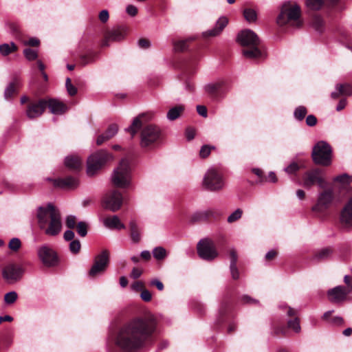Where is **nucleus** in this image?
I'll return each instance as SVG.
<instances>
[{
	"instance_id": "nucleus-62",
	"label": "nucleus",
	"mask_w": 352,
	"mask_h": 352,
	"mask_svg": "<svg viewBox=\"0 0 352 352\" xmlns=\"http://www.w3.org/2000/svg\"><path fill=\"white\" fill-rule=\"evenodd\" d=\"M197 113L204 118H206L208 116L207 109L205 106L197 105Z\"/></svg>"
},
{
	"instance_id": "nucleus-54",
	"label": "nucleus",
	"mask_w": 352,
	"mask_h": 352,
	"mask_svg": "<svg viewBox=\"0 0 352 352\" xmlns=\"http://www.w3.org/2000/svg\"><path fill=\"white\" fill-rule=\"evenodd\" d=\"M140 298L144 302H149L152 299V294L148 290L144 289L140 293Z\"/></svg>"
},
{
	"instance_id": "nucleus-11",
	"label": "nucleus",
	"mask_w": 352,
	"mask_h": 352,
	"mask_svg": "<svg viewBox=\"0 0 352 352\" xmlns=\"http://www.w3.org/2000/svg\"><path fill=\"white\" fill-rule=\"evenodd\" d=\"M109 264V252L102 251L95 257L94 263L88 272L89 278H94L104 273Z\"/></svg>"
},
{
	"instance_id": "nucleus-15",
	"label": "nucleus",
	"mask_w": 352,
	"mask_h": 352,
	"mask_svg": "<svg viewBox=\"0 0 352 352\" xmlns=\"http://www.w3.org/2000/svg\"><path fill=\"white\" fill-rule=\"evenodd\" d=\"M103 206L112 212L118 210L122 204V195L118 190H113L103 199Z\"/></svg>"
},
{
	"instance_id": "nucleus-46",
	"label": "nucleus",
	"mask_w": 352,
	"mask_h": 352,
	"mask_svg": "<svg viewBox=\"0 0 352 352\" xmlns=\"http://www.w3.org/2000/svg\"><path fill=\"white\" fill-rule=\"evenodd\" d=\"M187 48V40H181L174 43V49L175 51L182 52Z\"/></svg>"
},
{
	"instance_id": "nucleus-6",
	"label": "nucleus",
	"mask_w": 352,
	"mask_h": 352,
	"mask_svg": "<svg viewBox=\"0 0 352 352\" xmlns=\"http://www.w3.org/2000/svg\"><path fill=\"white\" fill-rule=\"evenodd\" d=\"M113 158L112 154L104 150H100L91 154L87 162V175H94L106 163L113 160Z\"/></svg>"
},
{
	"instance_id": "nucleus-61",
	"label": "nucleus",
	"mask_w": 352,
	"mask_h": 352,
	"mask_svg": "<svg viewBox=\"0 0 352 352\" xmlns=\"http://www.w3.org/2000/svg\"><path fill=\"white\" fill-rule=\"evenodd\" d=\"M151 285L155 286L158 290L162 291L164 289L163 283L158 279L155 278L151 281Z\"/></svg>"
},
{
	"instance_id": "nucleus-48",
	"label": "nucleus",
	"mask_w": 352,
	"mask_h": 352,
	"mask_svg": "<svg viewBox=\"0 0 352 352\" xmlns=\"http://www.w3.org/2000/svg\"><path fill=\"white\" fill-rule=\"evenodd\" d=\"M300 169L299 165L296 162H292L289 166L285 168L284 170L288 174L296 173Z\"/></svg>"
},
{
	"instance_id": "nucleus-4",
	"label": "nucleus",
	"mask_w": 352,
	"mask_h": 352,
	"mask_svg": "<svg viewBox=\"0 0 352 352\" xmlns=\"http://www.w3.org/2000/svg\"><path fill=\"white\" fill-rule=\"evenodd\" d=\"M237 41L242 46L248 47L242 51L245 58H257L263 56V52L258 48L259 38L252 30L246 29L241 31L238 34Z\"/></svg>"
},
{
	"instance_id": "nucleus-41",
	"label": "nucleus",
	"mask_w": 352,
	"mask_h": 352,
	"mask_svg": "<svg viewBox=\"0 0 352 352\" xmlns=\"http://www.w3.org/2000/svg\"><path fill=\"white\" fill-rule=\"evenodd\" d=\"M294 114L295 118L302 120L307 114V109L303 106H299L295 109Z\"/></svg>"
},
{
	"instance_id": "nucleus-30",
	"label": "nucleus",
	"mask_w": 352,
	"mask_h": 352,
	"mask_svg": "<svg viewBox=\"0 0 352 352\" xmlns=\"http://www.w3.org/2000/svg\"><path fill=\"white\" fill-rule=\"evenodd\" d=\"M338 0H306V6L312 10H318L322 8L326 2L330 4H334Z\"/></svg>"
},
{
	"instance_id": "nucleus-2",
	"label": "nucleus",
	"mask_w": 352,
	"mask_h": 352,
	"mask_svg": "<svg viewBox=\"0 0 352 352\" xmlns=\"http://www.w3.org/2000/svg\"><path fill=\"white\" fill-rule=\"evenodd\" d=\"M38 223L40 228L45 234L56 236L62 230L60 214L58 210L52 204L40 207L37 212Z\"/></svg>"
},
{
	"instance_id": "nucleus-42",
	"label": "nucleus",
	"mask_w": 352,
	"mask_h": 352,
	"mask_svg": "<svg viewBox=\"0 0 352 352\" xmlns=\"http://www.w3.org/2000/svg\"><path fill=\"white\" fill-rule=\"evenodd\" d=\"M18 295L16 292H10L6 294L4 301L6 304L10 305L14 303L17 299Z\"/></svg>"
},
{
	"instance_id": "nucleus-44",
	"label": "nucleus",
	"mask_w": 352,
	"mask_h": 352,
	"mask_svg": "<svg viewBox=\"0 0 352 352\" xmlns=\"http://www.w3.org/2000/svg\"><path fill=\"white\" fill-rule=\"evenodd\" d=\"M21 241L18 238L12 239L8 244L9 248L14 252H16L21 248Z\"/></svg>"
},
{
	"instance_id": "nucleus-49",
	"label": "nucleus",
	"mask_w": 352,
	"mask_h": 352,
	"mask_svg": "<svg viewBox=\"0 0 352 352\" xmlns=\"http://www.w3.org/2000/svg\"><path fill=\"white\" fill-rule=\"evenodd\" d=\"M331 250L330 248H324L321 250L316 254V257L319 259H324L328 258L331 254Z\"/></svg>"
},
{
	"instance_id": "nucleus-18",
	"label": "nucleus",
	"mask_w": 352,
	"mask_h": 352,
	"mask_svg": "<svg viewBox=\"0 0 352 352\" xmlns=\"http://www.w3.org/2000/svg\"><path fill=\"white\" fill-rule=\"evenodd\" d=\"M47 101L40 100L37 102L31 103L28 105L26 110V115L30 119H34L43 114L47 107Z\"/></svg>"
},
{
	"instance_id": "nucleus-7",
	"label": "nucleus",
	"mask_w": 352,
	"mask_h": 352,
	"mask_svg": "<svg viewBox=\"0 0 352 352\" xmlns=\"http://www.w3.org/2000/svg\"><path fill=\"white\" fill-rule=\"evenodd\" d=\"M331 148L324 141H320L313 148L311 157L315 164L329 166L331 164Z\"/></svg>"
},
{
	"instance_id": "nucleus-24",
	"label": "nucleus",
	"mask_w": 352,
	"mask_h": 352,
	"mask_svg": "<svg viewBox=\"0 0 352 352\" xmlns=\"http://www.w3.org/2000/svg\"><path fill=\"white\" fill-rule=\"evenodd\" d=\"M118 131V126L116 124H111L105 132L100 135L96 139L97 145H101L103 142L113 138Z\"/></svg>"
},
{
	"instance_id": "nucleus-55",
	"label": "nucleus",
	"mask_w": 352,
	"mask_h": 352,
	"mask_svg": "<svg viewBox=\"0 0 352 352\" xmlns=\"http://www.w3.org/2000/svg\"><path fill=\"white\" fill-rule=\"evenodd\" d=\"M333 180H334V182H338L342 183L343 184H349V182H350V178L346 174H344V175H342L340 176H337L334 178Z\"/></svg>"
},
{
	"instance_id": "nucleus-29",
	"label": "nucleus",
	"mask_w": 352,
	"mask_h": 352,
	"mask_svg": "<svg viewBox=\"0 0 352 352\" xmlns=\"http://www.w3.org/2000/svg\"><path fill=\"white\" fill-rule=\"evenodd\" d=\"M185 110L183 104H179L171 107L167 112L166 118L170 121H173L179 118Z\"/></svg>"
},
{
	"instance_id": "nucleus-40",
	"label": "nucleus",
	"mask_w": 352,
	"mask_h": 352,
	"mask_svg": "<svg viewBox=\"0 0 352 352\" xmlns=\"http://www.w3.org/2000/svg\"><path fill=\"white\" fill-rule=\"evenodd\" d=\"M76 230L78 234L84 237L87 234V223L84 221H80L78 223L76 226Z\"/></svg>"
},
{
	"instance_id": "nucleus-25",
	"label": "nucleus",
	"mask_w": 352,
	"mask_h": 352,
	"mask_svg": "<svg viewBox=\"0 0 352 352\" xmlns=\"http://www.w3.org/2000/svg\"><path fill=\"white\" fill-rule=\"evenodd\" d=\"M104 226L109 229L121 230L124 229L125 226L121 222L116 215L107 217L103 220Z\"/></svg>"
},
{
	"instance_id": "nucleus-21",
	"label": "nucleus",
	"mask_w": 352,
	"mask_h": 352,
	"mask_svg": "<svg viewBox=\"0 0 352 352\" xmlns=\"http://www.w3.org/2000/svg\"><path fill=\"white\" fill-rule=\"evenodd\" d=\"M280 307L285 310L288 316L294 317V319L288 320V327L294 330L296 333H299L300 331V325L299 318L297 317V311L287 305H280Z\"/></svg>"
},
{
	"instance_id": "nucleus-33",
	"label": "nucleus",
	"mask_w": 352,
	"mask_h": 352,
	"mask_svg": "<svg viewBox=\"0 0 352 352\" xmlns=\"http://www.w3.org/2000/svg\"><path fill=\"white\" fill-rule=\"evenodd\" d=\"M212 215H213V212L211 210L198 211L192 214V220L194 221L206 220L208 217H210Z\"/></svg>"
},
{
	"instance_id": "nucleus-12",
	"label": "nucleus",
	"mask_w": 352,
	"mask_h": 352,
	"mask_svg": "<svg viewBox=\"0 0 352 352\" xmlns=\"http://www.w3.org/2000/svg\"><path fill=\"white\" fill-rule=\"evenodd\" d=\"M317 184L321 188L327 186V182L322 176V172L319 168H314L307 171L302 176V186L305 188H310Z\"/></svg>"
},
{
	"instance_id": "nucleus-32",
	"label": "nucleus",
	"mask_w": 352,
	"mask_h": 352,
	"mask_svg": "<svg viewBox=\"0 0 352 352\" xmlns=\"http://www.w3.org/2000/svg\"><path fill=\"white\" fill-rule=\"evenodd\" d=\"M18 50L17 46L13 42L10 43H3L0 45V54L3 56H8Z\"/></svg>"
},
{
	"instance_id": "nucleus-36",
	"label": "nucleus",
	"mask_w": 352,
	"mask_h": 352,
	"mask_svg": "<svg viewBox=\"0 0 352 352\" xmlns=\"http://www.w3.org/2000/svg\"><path fill=\"white\" fill-rule=\"evenodd\" d=\"M153 255L157 260H163L166 257L167 253L163 247L159 246L153 250Z\"/></svg>"
},
{
	"instance_id": "nucleus-38",
	"label": "nucleus",
	"mask_w": 352,
	"mask_h": 352,
	"mask_svg": "<svg viewBox=\"0 0 352 352\" xmlns=\"http://www.w3.org/2000/svg\"><path fill=\"white\" fill-rule=\"evenodd\" d=\"M243 210L241 208L236 209L234 212H232L227 219V221L229 223H232L238 220H239L243 215Z\"/></svg>"
},
{
	"instance_id": "nucleus-31",
	"label": "nucleus",
	"mask_w": 352,
	"mask_h": 352,
	"mask_svg": "<svg viewBox=\"0 0 352 352\" xmlns=\"http://www.w3.org/2000/svg\"><path fill=\"white\" fill-rule=\"evenodd\" d=\"M144 117V114H140L135 118L131 124L125 129L126 132H129L131 135V138H133L139 129L142 125V118Z\"/></svg>"
},
{
	"instance_id": "nucleus-1",
	"label": "nucleus",
	"mask_w": 352,
	"mask_h": 352,
	"mask_svg": "<svg viewBox=\"0 0 352 352\" xmlns=\"http://www.w3.org/2000/svg\"><path fill=\"white\" fill-rule=\"evenodd\" d=\"M157 327V319L151 313L134 317L120 327L115 344L123 352H135L152 338Z\"/></svg>"
},
{
	"instance_id": "nucleus-59",
	"label": "nucleus",
	"mask_w": 352,
	"mask_h": 352,
	"mask_svg": "<svg viewBox=\"0 0 352 352\" xmlns=\"http://www.w3.org/2000/svg\"><path fill=\"white\" fill-rule=\"evenodd\" d=\"M126 12L129 15L134 16L138 13V9L135 6L133 5H129L126 8Z\"/></svg>"
},
{
	"instance_id": "nucleus-51",
	"label": "nucleus",
	"mask_w": 352,
	"mask_h": 352,
	"mask_svg": "<svg viewBox=\"0 0 352 352\" xmlns=\"http://www.w3.org/2000/svg\"><path fill=\"white\" fill-rule=\"evenodd\" d=\"M80 249V243L78 240L72 241L69 244V250L72 253L76 254Z\"/></svg>"
},
{
	"instance_id": "nucleus-22",
	"label": "nucleus",
	"mask_w": 352,
	"mask_h": 352,
	"mask_svg": "<svg viewBox=\"0 0 352 352\" xmlns=\"http://www.w3.org/2000/svg\"><path fill=\"white\" fill-rule=\"evenodd\" d=\"M352 95V85L349 83H338L336 85V91L331 92V96L333 99L340 96H349Z\"/></svg>"
},
{
	"instance_id": "nucleus-57",
	"label": "nucleus",
	"mask_w": 352,
	"mask_h": 352,
	"mask_svg": "<svg viewBox=\"0 0 352 352\" xmlns=\"http://www.w3.org/2000/svg\"><path fill=\"white\" fill-rule=\"evenodd\" d=\"M109 15L107 10H102L98 15L100 21L102 23H106L109 19Z\"/></svg>"
},
{
	"instance_id": "nucleus-14",
	"label": "nucleus",
	"mask_w": 352,
	"mask_h": 352,
	"mask_svg": "<svg viewBox=\"0 0 352 352\" xmlns=\"http://www.w3.org/2000/svg\"><path fill=\"white\" fill-rule=\"evenodd\" d=\"M37 252L38 258L45 266L52 267L58 263V256L56 252L48 245H42L38 249Z\"/></svg>"
},
{
	"instance_id": "nucleus-9",
	"label": "nucleus",
	"mask_w": 352,
	"mask_h": 352,
	"mask_svg": "<svg viewBox=\"0 0 352 352\" xmlns=\"http://www.w3.org/2000/svg\"><path fill=\"white\" fill-rule=\"evenodd\" d=\"M160 136V129L152 124L144 126L140 133V146L142 148L151 147Z\"/></svg>"
},
{
	"instance_id": "nucleus-37",
	"label": "nucleus",
	"mask_w": 352,
	"mask_h": 352,
	"mask_svg": "<svg viewBox=\"0 0 352 352\" xmlns=\"http://www.w3.org/2000/svg\"><path fill=\"white\" fill-rule=\"evenodd\" d=\"M243 16L247 21L252 23L256 21L257 18L256 12L254 10L251 8H246L243 11Z\"/></svg>"
},
{
	"instance_id": "nucleus-10",
	"label": "nucleus",
	"mask_w": 352,
	"mask_h": 352,
	"mask_svg": "<svg viewBox=\"0 0 352 352\" xmlns=\"http://www.w3.org/2000/svg\"><path fill=\"white\" fill-rule=\"evenodd\" d=\"M334 199L333 190L331 188L324 189L318 195L317 201L312 207V211L322 213L325 212L332 204Z\"/></svg>"
},
{
	"instance_id": "nucleus-34",
	"label": "nucleus",
	"mask_w": 352,
	"mask_h": 352,
	"mask_svg": "<svg viewBox=\"0 0 352 352\" xmlns=\"http://www.w3.org/2000/svg\"><path fill=\"white\" fill-rule=\"evenodd\" d=\"M20 85V81L18 79H15L14 82L10 83L6 88L4 91V97L6 100H8L12 97L13 94L16 91V87Z\"/></svg>"
},
{
	"instance_id": "nucleus-26",
	"label": "nucleus",
	"mask_w": 352,
	"mask_h": 352,
	"mask_svg": "<svg viewBox=\"0 0 352 352\" xmlns=\"http://www.w3.org/2000/svg\"><path fill=\"white\" fill-rule=\"evenodd\" d=\"M47 102V106L53 114H62L67 109V106L63 102L56 99H51Z\"/></svg>"
},
{
	"instance_id": "nucleus-16",
	"label": "nucleus",
	"mask_w": 352,
	"mask_h": 352,
	"mask_svg": "<svg viewBox=\"0 0 352 352\" xmlns=\"http://www.w3.org/2000/svg\"><path fill=\"white\" fill-rule=\"evenodd\" d=\"M22 274V269L13 265L6 266L3 271V276L9 283L18 281L21 278Z\"/></svg>"
},
{
	"instance_id": "nucleus-52",
	"label": "nucleus",
	"mask_w": 352,
	"mask_h": 352,
	"mask_svg": "<svg viewBox=\"0 0 352 352\" xmlns=\"http://www.w3.org/2000/svg\"><path fill=\"white\" fill-rule=\"evenodd\" d=\"M122 38V34L119 31H113L109 33L107 39L111 41H120Z\"/></svg>"
},
{
	"instance_id": "nucleus-43",
	"label": "nucleus",
	"mask_w": 352,
	"mask_h": 352,
	"mask_svg": "<svg viewBox=\"0 0 352 352\" xmlns=\"http://www.w3.org/2000/svg\"><path fill=\"white\" fill-rule=\"evenodd\" d=\"M23 54H24L25 57L28 60H35L37 58V56H38L37 52L36 50H32L30 48L25 49L23 50Z\"/></svg>"
},
{
	"instance_id": "nucleus-27",
	"label": "nucleus",
	"mask_w": 352,
	"mask_h": 352,
	"mask_svg": "<svg viewBox=\"0 0 352 352\" xmlns=\"http://www.w3.org/2000/svg\"><path fill=\"white\" fill-rule=\"evenodd\" d=\"M65 164L72 170H78L82 167V160L76 155H69L65 157Z\"/></svg>"
},
{
	"instance_id": "nucleus-56",
	"label": "nucleus",
	"mask_w": 352,
	"mask_h": 352,
	"mask_svg": "<svg viewBox=\"0 0 352 352\" xmlns=\"http://www.w3.org/2000/svg\"><path fill=\"white\" fill-rule=\"evenodd\" d=\"M40 43V41L38 38L35 37L30 38L28 40H25L23 41V44L25 45H29V46H38Z\"/></svg>"
},
{
	"instance_id": "nucleus-39",
	"label": "nucleus",
	"mask_w": 352,
	"mask_h": 352,
	"mask_svg": "<svg viewBox=\"0 0 352 352\" xmlns=\"http://www.w3.org/2000/svg\"><path fill=\"white\" fill-rule=\"evenodd\" d=\"M223 83V82H215L208 84L205 87V90L210 94H213L220 89Z\"/></svg>"
},
{
	"instance_id": "nucleus-64",
	"label": "nucleus",
	"mask_w": 352,
	"mask_h": 352,
	"mask_svg": "<svg viewBox=\"0 0 352 352\" xmlns=\"http://www.w3.org/2000/svg\"><path fill=\"white\" fill-rule=\"evenodd\" d=\"M74 237V232L72 230H66L64 233V239L66 241H71Z\"/></svg>"
},
{
	"instance_id": "nucleus-45",
	"label": "nucleus",
	"mask_w": 352,
	"mask_h": 352,
	"mask_svg": "<svg viewBox=\"0 0 352 352\" xmlns=\"http://www.w3.org/2000/svg\"><path fill=\"white\" fill-rule=\"evenodd\" d=\"M313 27L318 31H321L323 27V20L319 16H315L312 20Z\"/></svg>"
},
{
	"instance_id": "nucleus-28",
	"label": "nucleus",
	"mask_w": 352,
	"mask_h": 352,
	"mask_svg": "<svg viewBox=\"0 0 352 352\" xmlns=\"http://www.w3.org/2000/svg\"><path fill=\"white\" fill-rule=\"evenodd\" d=\"M230 272L233 279L236 280L239 278V272L236 267L237 254L234 250H231L230 252Z\"/></svg>"
},
{
	"instance_id": "nucleus-63",
	"label": "nucleus",
	"mask_w": 352,
	"mask_h": 352,
	"mask_svg": "<svg viewBox=\"0 0 352 352\" xmlns=\"http://www.w3.org/2000/svg\"><path fill=\"white\" fill-rule=\"evenodd\" d=\"M138 45L140 47L146 49L150 46V42L145 38H141L138 41Z\"/></svg>"
},
{
	"instance_id": "nucleus-58",
	"label": "nucleus",
	"mask_w": 352,
	"mask_h": 352,
	"mask_svg": "<svg viewBox=\"0 0 352 352\" xmlns=\"http://www.w3.org/2000/svg\"><path fill=\"white\" fill-rule=\"evenodd\" d=\"M131 289L135 292H142L144 289V284L141 281H136L131 285Z\"/></svg>"
},
{
	"instance_id": "nucleus-35",
	"label": "nucleus",
	"mask_w": 352,
	"mask_h": 352,
	"mask_svg": "<svg viewBox=\"0 0 352 352\" xmlns=\"http://www.w3.org/2000/svg\"><path fill=\"white\" fill-rule=\"evenodd\" d=\"M129 227L132 240L135 243L138 242L140 240V234L136 222L134 220H131L129 223Z\"/></svg>"
},
{
	"instance_id": "nucleus-3",
	"label": "nucleus",
	"mask_w": 352,
	"mask_h": 352,
	"mask_svg": "<svg viewBox=\"0 0 352 352\" xmlns=\"http://www.w3.org/2000/svg\"><path fill=\"white\" fill-rule=\"evenodd\" d=\"M276 22L280 26L289 25L296 28L300 27L302 24L300 5L292 0L283 2Z\"/></svg>"
},
{
	"instance_id": "nucleus-60",
	"label": "nucleus",
	"mask_w": 352,
	"mask_h": 352,
	"mask_svg": "<svg viewBox=\"0 0 352 352\" xmlns=\"http://www.w3.org/2000/svg\"><path fill=\"white\" fill-rule=\"evenodd\" d=\"M317 123L316 118L313 115H309L306 118V124L309 126H314Z\"/></svg>"
},
{
	"instance_id": "nucleus-47",
	"label": "nucleus",
	"mask_w": 352,
	"mask_h": 352,
	"mask_svg": "<svg viewBox=\"0 0 352 352\" xmlns=\"http://www.w3.org/2000/svg\"><path fill=\"white\" fill-rule=\"evenodd\" d=\"M65 86L68 94L70 96H74L77 93V89L72 84L71 79L67 78L66 79Z\"/></svg>"
},
{
	"instance_id": "nucleus-13",
	"label": "nucleus",
	"mask_w": 352,
	"mask_h": 352,
	"mask_svg": "<svg viewBox=\"0 0 352 352\" xmlns=\"http://www.w3.org/2000/svg\"><path fill=\"white\" fill-rule=\"evenodd\" d=\"M197 252L201 258L207 261L213 260L218 255L214 243L208 239H201L198 243Z\"/></svg>"
},
{
	"instance_id": "nucleus-5",
	"label": "nucleus",
	"mask_w": 352,
	"mask_h": 352,
	"mask_svg": "<svg viewBox=\"0 0 352 352\" xmlns=\"http://www.w3.org/2000/svg\"><path fill=\"white\" fill-rule=\"evenodd\" d=\"M111 182L114 186L120 188L131 186L132 181V168L130 161L122 158L111 174Z\"/></svg>"
},
{
	"instance_id": "nucleus-20",
	"label": "nucleus",
	"mask_w": 352,
	"mask_h": 352,
	"mask_svg": "<svg viewBox=\"0 0 352 352\" xmlns=\"http://www.w3.org/2000/svg\"><path fill=\"white\" fill-rule=\"evenodd\" d=\"M228 23V19L226 16H221L217 20L214 28L211 30H208L204 32H203V36L206 38L207 37H214L219 35L223 30L227 26Z\"/></svg>"
},
{
	"instance_id": "nucleus-17",
	"label": "nucleus",
	"mask_w": 352,
	"mask_h": 352,
	"mask_svg": "<svg viewBox=\"0 0 352 352\" xmlns=\"http://www.w3.org/2000/svg\"><path fill=\"white\" fill-rule=\"evenodd\" d=\"M349 293L350 290H347L344 287L337 286L329 289L327 292V296L331 302L339 303L345 300Z\"/></svg>"
},
{
	"instance_id": "nucleus-19",
	"label": "nucleus",
	"mask_w": 352,
	"mask_h": 352,
	"mask_svg": "<svg viewBox=\"0 0 352 352\" xmlns=\"http://www.w3.org/2000/svg\"><path fill=\"white\" fill-rule=\"evenodd\" d=\"M340 221L346 228L352 227V197L346 201L341 211Z\"/></svg>"
},
{
	"instance_id": "nucleus-23",
	"label": "nucleus",
	"mask_w": 352,
	"mask_h": 352,
	"mask_svg": "<svg viewBox=\"0 0 352 352\" xmlns=\"http://www.w3.org/2000/svg\"><path fill=\"white\" fill-rule=\"evenodd\" d=\"M78 183V180L76 177L71 176L54 180V185L56 186L67 189H72L77 187Z\"/></svg>"
},
{
	"instance_id": "nucleus-50",
	"label": "nucleus",
	"mask_w": 352,
	"mask_h": 352,
	"mask_svg": "<svg viewBox=\"0 0 352 352\" xmlns=\"http://www.w3.org/2000/svg\"><path fill=\"white\" fill-rule=\"evenodd\" d=\"M66 226L69 229H73L76 226V217L74 215H69L65 220Z\"/></svg>"
},
{
	"instance_id": "nucleus-8",
	"label": "nucleus",
	"mask_w": 352,
	"mask_h": 352,
	"mask_svg": "<svg viewBox=\"0 0 352 352\" xmlns=\"http://www.w3.org/2000/svg\"><path fill=\"white\" fill-rule=\"evenodd\" d=\"M224 181L221 174L216 169L209 168L203 178L202 185L210 191H218L224 186Z\"/></svg>"
},
{
	"instance_id": "nucleus-53",
	"label": "nucleus",
	"mask_w": 352,
	"mask_h": 352,
	"mask_svg": "<svg viewBox=\"0 0 352 352\" xmlns=\"http://www.w3.org/2000/svg\"><path fill=\"white\" fill-rule=\"evenodd\" d=\"M214 148V147H210L208 145L203 146L201 148V150L199 152L200 156L203 158L207 157L210 155V153L211 152V149Z\"/></svg>"
}]
</instances>
